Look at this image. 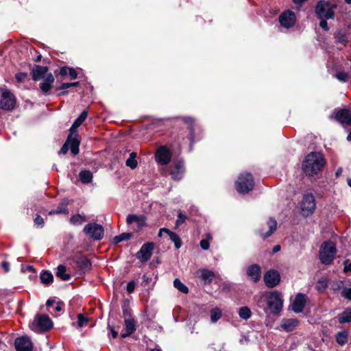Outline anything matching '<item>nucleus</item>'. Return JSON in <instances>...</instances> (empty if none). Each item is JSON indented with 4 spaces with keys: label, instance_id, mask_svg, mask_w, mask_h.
Listing matches in <instances>:
<instances>
[{
    "label": "nucleus",
    "instance_id": "obj_1",
    "mask_svg": "<svg viewBox=\"0 0 351 351\" xmlns=\"http://www.w3.org/2000/svg\"><path fill=\"white\" fill-rule=\"evenodd\" d=\"M256 305L265 313L269 311L273 314H277L282 308V295L277 291L264 292L256 298Z\"/></svg>",
    "mask_w": 351,
    "mask_h": 351
},
{
    "label": "nucleus",
    "instance_id": "obj_2",
    "mask_svg": "<svg viewBox=\"0 0 351 351\" xmlns=\"http://www.w3.org/2000/svg\"><path fill=\"white\" fill-rule=\"evenodd\" d=\"M325 164L323 155L319 152H311L308 154L303 162L304 172L310 176L319 172Z\"/></svg>",
    "mask_w": 351,
    "mask_h": 351
},
{
    "label": "nucleus",
    "instance_id": "obj_3",
    "mask_svg": "<svg viewBox=\"0 0 351 351\" xmlns=\"http://www.w3.org/2000/svg\"><path fill=\"white\" fill-rule=\"evenodd\" d=\"M337 249L331 241H324L319 249V260L322 264L330 265L335 256Z\"/></svg>",
    "mask_w": 351,
    "mask_h": 351
},
{
    "label": "nucleus",
    "instance_id": "obj_4",
    "mask_svg": "<svg viewBox=\"0 0 351 351\" xmlns=\"http://www.w3.org/2000/svg\"><path fill=\"white\" fill-rule=\"evenodd\" d=\"M336 8L335 4L322 0L317 3L315 13L319 19H332L334 18V10Z\"/></svg>",
    "mask_w": 351,
    "mask_h": 351
},
{
    "label": "nucleus",
    "instance_id": "obj_5",
    "mask_svg": "<svg viewBox=\"0 0 351 351\" xmlns=\"http://www.w3.org/2000/svg\"><path fill=\"white\" fill-rule=\"evenodd\" d=\"M254 186V181L250 173L241 174L236 182V189L239 193H247Z\"/></svg>",
    "mask_w": 351,
    "mask_h": 351
},
{
    "label": "nucleus",
    "instance_id": "obj_6",
    "mask_svg": "<svg viewBox=\"0 0 351 351\" xmlns=\"http://www.w3.org/2000/svg\"><path fill=\"white\" fill-rule=\"evenodd\" d=\"M316 208L315 199L312 193H305L300 203L302 215L308 217L313 213Z\"/></svg>",
    "mask_w": 351,
    "mask_h": 351
},
{
    "label": "nucleus",
    "instance_id": "obj_7",
    "mask_svg": "<svg viewBox=\"0 0 351 351\" xmlns=\"http://www.w3.org/2000/svg\"><path fill=\"white\" fill-rule=\"evenodd\" d=\"M154 158L158 165L165 166L171 162L172 152L166 145H161L157 148Z\"/></svg>",
    "mask_w": 351,
    "mask_h": 351
},
{
    "label": "nucleus",
    "instance_id": "obj_8",
    "mask_svg": "<svg viewBox=\"0 0 351 351\" xmlns=\"http://www.w3.org/2000/svg\"><path fill=\"white\" fill-rule=\"evenodd\" d=\"M15 98L7 88H0V108L12 110L15 105Z\"/></svg>",
    "mask_w": 351,
    "mask_h": 351
},
{
    "label": "nucleus",
    "instance_id": "obj_9",
    "mask_svg": "<svg viewBox=\"0 0 351 351\" xmlns=\"http://www.w3.org/2000/svg\"><path fill=\"white\" fill-rule=\"evenodd\" d=\"M84 232L87 236L93 238L95 240H101L104 237L103 227L95 223H90L86 225Z\"/></svg>",
    "mask_w": 351,
    "mask_h": 351
},
{
    "label": "nucleus",
    "instance_id": "obj_10",
    "mask_svg": "<svg viewBox=\"0 0 351 351\" xmlns=\"http://www.w3.org/2000/svg\"><path fill=\"white\" fill-rule=\"evenodd\" d=\"M79 145L80 141L77 138L76 136L73 137L70 134L62 148L60 149L59 154H65L67 153L69 147L73 155H76L79 153Z\"/></svg>",
    "mask_w": 351,
    "mask_h": 351
},
{
    "label": "nucleus",
    "instance_id": "obj_11",
    "mask_svg": "<svg viewBox=\"0 0 351 351\" xmlns=\"http://www.w3.org/2000/svg\"><path fill=\"white\" fill-rule=\"evenodd\" d=\"M185 173L184 162L182 160H174L172 163L169 174L174 180H180Z\"/></svg>",
    "mask_w": 351,
    "mask_h": 351
},
{
    "label": "nucleus",
    "instance_id": "obj_12",
    "mask_svg": "<svg viewBox=\"0 0 351 351\" xmlns=\"http://www.w3.org/2000/svg\"><path fill=\"white\" fill-rule=\"evenodd\" d=\"M32 324L37 327L38 329H51L53 326V323L51 318L48 315L43 314L36 315Z\"/></svg>",
    "mask_w": 351,
    "mask_h": 351
},
{
    "label": "nucleus",
    "instance_id": "obj_13",
    "mask_svg": "<svg viewBox=\"0 0 351 351\" xmlns=\"http://www.w3.org/2000/svg\"><path fill=\"white\" fill-rule=\"evenodd\" d=\"M154 244L152 242H149L143 244L140 250L136 253V256L141 262L147 261L152 256Z\"/></svg>",
    "mask_w": 351,
    "mask_h": 351
},
{
    "label": "nucleus",
    "instance_id": "obj_14",
    "mask_svg": "<svg viewBox=\"0 0 351 351\" xmlns=\"http://www.w3.org/2000/svg\"><path fill=\"white\" fill-rule=\"evenodd\" d=\"M295 21V14L291 10H287L282 12L279 16V22L281 26L285 28H290L293 27Z\"/></svg>",
    "mask_w": 351,
    "mask_h": 351
},
{
    "label": "nucleus",
    "instance_id": "obj_15",
    "mask_svg": "<svg viewBox=\"0 0 351 351\" xmlns=\"http://www.w3.org/2000/svg\"><path fill=\"white\" fill-rule=\"evenodd\" d=\"M14 346L16 351H32L33 343L27 336L18 337L14 341Z\"/></svg>",
    "mask_w": 351,
    "mask_h": 351
},
{
    "label": "nucleus",
    "instance_id": "obj_16",
    "mask_svg": "<svg viewBox=\"0 0 351 351\" xmlns=\"http://www.w3.org/2000/svg\"><path fill=\"white\" fill-rule=\"evenodd\" d=\"M196 277L199 278L204 285H207L211 283L214 277L215 273L208 269H199L195 273Z\"/></svg>",
    "mask_w": 351,
    "mask_h": 351
},
{
    "label": "nucleus",
    "instance_id": "obj_17",
    "mask_svg": "<svg viewBox=\"0 0 351 351\" xmlns=\"http://www.w3.org/2000/svg\"><path fill=\"white\" fill-rule=\"evenodd\" d=\"M264 281L268 287H274L280 282V274L277 271L269 270L265 274Z\"/></svg>",
    "mask_w": 351,
    "mask_h": 351
},
{
    "label": "nucleus",
    "instance_id": "obj_18",
    "mask_svg": "<svg viewBox=\"0 0 351 351\" xmlns=\"http://www.w3.org/2000/svg\"><path fill=\"white\" fill-rule=\"evenodd\" d=\"M126 223L128 225L136 224L137 229H141L146 226V218L143 215L130 214L127 216Z\"/></svg>",
    "mask_w": 351,
    "mask_h": 351
},
{
    "label": "nucleus",
    "instance_id": "obj_19",
    "mask_svg": "<svg viewBox=\"0 0 351 351\" xmlns=\"http://www.w3.org/2000/svg\"><path fill=\"white\" fill-rule=\"evenodd\" d=\"M306 302V297L304 294L298 293L292 302V309L295 313H301Z\"/></svg>",
    "mask_w": 351,
    "mask_h": 351
},
{
    "label": "nucleus",
    "instance_id": "obj_20",
    "mask_svg": "<svg viewBox=\"0 0 351 351\" xmlns=\"http://www.w3.org/2000/svg\"><path fill=\"white\" fill-rule=\"evenodd\" d=\"M246 274L254 282H256L261 278V267L257 264L251 265L247 267Z\"/></svg>",
    "mask_w": 351,
    "mask_h": 351
},
{
    "label": "nucleus",
    "instance_id": "obj_21",
    "mask_svg": "<svg viewBox=\"0 0 351 351\" xmlns=\"http://www.w3.org/2000/svg\"><path fill=\"white\" fill-rule=\"evenodd\" d=\"M337 120L343 124H351V110L348 109H342L339 110L336 114Z\"/></svg>",
    "mask_w": 351,
    "mask_h": 351
},
{
    "label": "nucleus",
    "instance_id": "obj_22",
    "mask_svg": "<svg viewBox=\"0 0 351 351\" xmlns=\"http://www.w3.org/2000/svg\"><path fill=\"white\" fill-rule=\"evenodd\" d=\"M48 69L47 66L36 65L32 70V79L38 81L46 77Z\"/></svg>",
    "mask_w": 351,
    "mask_h": 351
},
{
    "label": "nucleus",
    "instance_id": "obj_23",
    "mask_svg": "<svg viewBox=\"0 0 351 351\" xmlns=\"http://www.w3.org/2000/svg\"><path fill=\"white\" fill-rule=\"evenodd\" d=\"M43 81L40 85V88L45 94L47 93L52 88L54 82V77L51 73L47 74L46 77L43 79Z\"/></svg>",
    "mask_w": 351,
    "mask_h": 351
},
{
    "label": "nucleus",
    "instance_id": "obj_24",
    "mask_svg": "<svg viewBox=\"0 0 351 351\" xmlns=\"http://www.w3.org/2000/svg\"><path fill=\"white\" fill-rule=\"evenodd\" d=\"M69 201L68 199H62L58 207L55 210H52L49 213V215H56V214H68L69 210L67 208V205L69 204Z\"/></svg>",
    "mask_w": 351,
    "mask_h": 351
},
{
    "label": "nucleus",
    "instance_id": "obj_25",
    "mask_svg": "<svg viewBox=\"0 0 351 351\" xmlns=\"http://www.w3.org/2000/svg\"><path fill=\"white\" fill-rule=\"evenodd\" d=\"M88 116V111L84 110L80 116L76 119V120L73 123L72 126L71 127L69 131L70 134L73 135L80 127V125L85 121V119L87 118Z\"/></svg>",
    "mask_w": 351,
    "mask_h": 351
},
{
    "label": "nucleus",
    "instance_id": "obj_26",
    "mask_svg": "<svg viewBox=\"0 0 351 351\" xmlns=\"http://www.w3.org/2000/svg\"><path fill=\"white\" fill-rule=\"evenodd\" d=\"M123 313L125 319L126 329H134L135 321L132 317L130 311L127 308L123 307Z\"/></svg>",
    "mask_w": 351,
    "mask_h": 351
},
{
    "label": "nucleus",
    "instance_id": "obj_27",
    "mask_svg": "<svg viewBox=\"0 0 351 351\" xmlns=\"http://www.w3.org/2000/svg\"><path fill=\"white\" fill-rule=\"evenodd\" d=\"M222 317V311L219 307H215L210 311V320L211 323L217 322Z\"/></svg>",
    "mask_w": 351,
    "mask_h": 351
},
{
    "label": "nucleus",
    "instance_id": "obj_28",
    "mask_svg": "<svg viewBox=\"0 0 351 351\" xmlns=\"http://www.w3.org/2000/svg\"><path fill=\"white\" fill-rule=\"evenodd\" d=\"M269 230L265 233H261V236L265 239L271 236L274 232L276 230L277 222L274 219L270 218L267 221Z\"/></svg>",
    "mask_w": 351,
    "mask_h": 351
},
{
    "label": "nucleus",
    "instance_id": "obj_29",
    "mask_svg": "<svg viewBox=\"0 0 351 351\" xmlns=\"http://www.w3.org/2000/svg\"><path fill=\"white\" fill-rule=\"evenodd\" d=\"M299 322L296 319L290 318L284 319L282 323V329H293L298 326Z\"/></svg>",
    "mask_w": 351,
    "mask_h": 351
},
{
    "label": "nucleus",
    "instance_id": "obj_30",
    "mask_svg": "<svg viewBox=\"0 0 351 351\" xmlns=\"http://www.w3.org/2000/svg\"><path fill=\"white\" fill-rule=\"evenodd\" d=\"M337 318L340 323L351 322V308L345 310L343 313L338 315Z\"/></svg>",
    "mask_w": 351,
    "mask_h": 351
},
{
    "label": "nucleus",
    "instance_id": "obj_31",
    "mask_svg": "<svg viewBox=\"0 0 351 351\" xmlns=\"http://www.w3.org/2000/svg\"><path fill=\"white\" fill-rule=\"evenodd\" d=\"M40 279L42 283L49 285L53 282V274L48 271H43L40 276Z\"/></svg>",
    "mask_w": 351,
    "mask_h": 351
},
{
    "label": "nucleus",
    "instance_id": "obj_32",
    "mask_svg": "<svg viewBox=\"0 0 351 351\" xmlns=\"http://www.w3.org/2000/svg\"><path fill=\"white\" fill-rule=\"evenodd\" d=\"M137 154L136 152H132L130 154V157L127 159L125 162L126 166L130 167L132 169H134L138 165L136 160Z\"/></svg>",
    "mask_w": 351,
    "mask_h": 351
},
{
    "label": "nucleus",
    "instance_id": "obj_33",
    "mask_svg": "<svg viewBox=\"0 0 351 351\" xmlns=\"http://www.w3.org/2000/svg\"><path fill=\"white\" fill-rule=\"evenodd\" d=\"M80 179L84 184L90 183L93 179V174L90 171L84 170L80 173Z\"/></svg>",
    "mask_w": 351,
    "mask_h": 351
},
{
    "label": "nucleus",
    "instance_id": "obj_34",
    "mask_svg": "<svg viewBox=\"0 0 351 351\" xmlns=\"http://www.w3.org/2000/svg\"><path fill=\"white\" fill-rule=\"evenodd\" d=\"M56 276L63 280H68L71 278L69 274H66V267L62 265L58 267Z\"/></svg>",
    "mask_w": 351,
    "mask_h": 351
},
{
    "label": "nucleus",
    "instance_id": "obj_35",
    "mask_svg": "<svg viewBox=\"0 0 351 351\" xmlns=\"http://www.w3.org/2000/svg\"><path fill=\"white\" fill-rule=\"evenodd\" d=\"M348 336L346 330L339 332L336 335V341L339 345L343 346L348 342Z\"/></svg>",
    "mask_w": 351,
    "mask_h": 351
},
{
    "label": "nucleus",
    "instance_id": "obj_36",
    "mask_svg": "<svg viewBox=\"0 0 351 351\" xmlns=\"http://www.w3.org/2000/svg\"><path fill=\"white\" fill-rule=\"evenodd\" d=\"M238 313L239 317L245 320L248 319L252 315L251 311L247 306L241 307L238 311Z\"/></svg>",
    "mask_w": 351,
    "mask_h": 351
},
{
    "label": "nucleus",
    "instance_id": "obj_37",
    "mask_svg": "<svg viewBox=\"0 0 351 351\" xmlns=\"http://www.w3.org/2000/svg\"><path fill=\"white\" fill-rule=\"evenodd\" d=\"M168 235L170 239L174 243L176 248L179 249L182 246V241L179 236L171 230H169Z\"/></svg>",
    "mask_w": 351,
    "mask_h": 351
},
{
    "label": "nucleus",
    "instance_id": "obj_38",
    "mask_svg": "<svg viewBox=\"0 0 351 351\" xmlns=\"http://www.w3.org/2000/svg\"><path fill=\"white\" fill-rule=\"evenodd\" d=\"M76 262L82 269H88L90 267V261L85 256L78 257Z\"/></svg>",
    "mask_w": 351,
    "mask_h": 351
},
{
    "label": "nucleus",
    "instance_id": "obj_39",
    "mask_svg": "<svg viewBox=\"0 0 351 351\" xmlns=\"http://www.w3.org/2000/svg\"><path fill=\"white\" fill-rule=\"evenodd\" d=\"M173 286L180 292L187 293L189 289L178 278H176L173 281Z\"/></svg>",
    "mask_w": 351,
    "mask_h": 351
},
{
    "label": "nucleus",
    "instance_id": "obj_40",
    "mask_svg": "<svg viewBox=\"0 0 351 351\" xmlns=\"http://www.w3.org/2000/svg\"><path fill=\"white\" fill-rule=\"evenodd\" d=\"M132 237L131 233L124 232L118 236H116L113 239V243L117 244L121 241L129 240Z\"/></svg>",
    "mask_w": 351,
    "mask_h": 351
},
{
    "label": "nucleus",
    "instance_id": "obj_41",
    "mask_svg": "<svg viewBox=\"0 0 351 351\" xmlns=\"http://www.w3.org/2000/svg\"><path fill=\"white\" fill-rule=\"evenodd\" d=\"M328 285V279L326 278H321L318 280L316 287L319 291L322 292L326 289Z\"/></svg>",
    "mask_w": 351,
    "mask_h": 351
},
{
    "label": "nucleus",
    "instance_id": "obj_42",
    "mask_svg": "<svg viewBox=\"0 0 351 351\" xmlns=\"http://www.w3.org/2000/svg\"><path fill=\"white\" fill-rule=\"evenodd\" d=\"M88 322V318L82 314L77 315V326L80 328L86 327Z\"/></svg>",
    "mask_w": 351,
    "mask_h": 351
},
{
    "label": "nucleus",
    "instance_id": "obj_43",
    "mask_svg": "<svg viewBox=\"0 0 351 351\" xmlns=\"http://www.w3.org/2000/svg\"><path fill=\"white\" fill-rule=\"evenodd\" d=\"M85 221L84 217L80 215H75L70 218V221L73 225H80Z\"/></svg>",
    "mask_w": 351,
    "mask_h": 351
},
{
    "label": "nucleus",
    "instance_id": "obj_44",
    "mask_svg": "<svg viewBox=\"0 0 351 351\" xmlns=\"http://www.w3.org/2000/svg\"><path fill=\"white\" fill-rule=\"evenodd\" d=\"M335 77L341 82L349 81V75L344 71H339L335 74Z\"/></svg>",
    "mask_w": 351,
    "mask_h": 351
},
{
    "label": "nucleus",
    "instance_id": "obj_45",
    "mask_svg": "<svg viewBox=\"0 0 351 351\" xmlns=\"http://www.w3.org/2000/svg\"><path fill=\"white\" fill-rule=\"evenodd\" d=\"M184 122H186V123H188L189 125V129L191 130L190 140H191V144H192L194 141V138H195L194 134H193V129L192 128V124L193 123V120L191 117H185V118H184Z\"/></svg>",
    "mask_w": 351,
    "mask_h": 351
},
{
    "label": "nucleus",
    "instance_id": "obj_46",
    "mask_svg": "<svg viewBox=\"0 0 351 351\" xmlns=\"http://www.w3.org/2000/svg\"><path fill=\"white\" fill-rule=\"evenodd\" d=\"M186 219V215L183 214L181 211H180L178 215V219L176 221V227L180 226L183 223L185 222Z\"/></svg>",
    "mask_w": 351,
    "mask_h": 351
},
{
    "label": "nucleus",
    "instance_id": "obj_47",
    "mask_svg": "<svg viewBox=\"0 0 351 351\" xmlns=\"http://www.w3.org/2000/svg\"><path fill=\"white\" fill-rule=\"evenodd\" d=\"M257 330H251L248 331L245 335H243V337L240 339V342L241 343H247L250 341V338L252 336H255L254 333L256 332Z\"/></svg>",
    "mask_w": 351,
    "mask_h": 351
},
{
    "label": "nucleus",
    "instance_id": "obj_48",
    "mask_svg": "<svg viewBox=\"0 0 351 351\" xmlns=\"http://www.w3.org/2000/svg\"><path fill=\"white\" fill-rule=\"evenodd\" d=\"M79 82H71V83H62L58 88V90H66L67 88L78 86Z\"/></svg>",
    "mask_w": 351,
    "mask_h": 351
},
{
    "label": "nucleus",
    "instance_id": "obj_49",
    "mask_svg": "<svg viewBox=\"0 0 351 351\" xmlns=\"http://www.w3.org/2000/svg\"><path fill=\"white\" fill-rule=\"evenodd\" d=\"M342 295L345 298L351 300V287H350V288H345L343 290Z\"/></svg>",
    "mask_w": 351,
    "mask_h": 351
},
{
    "label": "nucleus",
    "instance_id": "obj_50",
    "mask_svg": "<svg viewBox=\"0 0 351 351\" xmlns=\"http://www.w3.org/2000/svg\"><path fill=\"white\" fill-rule=\"evenodd\" d=\"M135 285H136V283H135V282L134 280L130 281L127 284V291L129 293H132L134 291Z\"/></svg>",
    "mask_w": 351,
    "mask_h": 351
},
{
    "label": "nucleus",
    "instance_id": "obj_51",
    "mask_svg": "<svg viewBox=\"0 0 351 351\" xmlns=\"http://www.w3.org/2000/svg\"><path fill=\"white\" fill-rule=\"evenodd\" d=\"M320 19V22H319V26L324 30V31H328L329 29L328 28V23L326 22V19Z\"/></svg>",
    "mask_w": 351,
    "mask_h": 351
},
{
    "label": "nucleus",
    "instance_id": "obj_52",
    "mask_svg": "<svg viewBox=\"0 0 351 351\" xmlns=\"http://www.w3.org/2000/svg\"><path fill=\"white\" fill-rule=\"evenodd\" d=\"M34 223L37 226H43L44 224V219L40 215H36L34 219Z\"/></svg>",
    "mask_w": 351,
    "mask_h": 351
},
{
    "label": "nucleus",
    "instance_id": "obj_53",
    "mask_svg": "<svg viewBox=\"0 0 351 351\" xmlns=\"http://www.w3.org/2000/svg\"><path fill=\"white\" fill-rule=\"evenodd\" d=\"M68 75L72 80L76 79L77 77V73L73 68H69Z\"/></svg>",
    "mask_w": 351,
    "mask_h": 351
},
{
    "label": "nucleus",
    "instance_id": "obj_54",
    "mask_svg": "<svg viewBox=\"0 0 351 351\" xmlns=\"http://www.w3.org/2000/svg\"><path fill=\"white\" fill-rule=\"evenodd\" d=\"M200 246L204 250H206L209 248L210 247V244H209V242L206 240V239H202L201 241H200Z\"/></svg>",
    "mask_w": 351,
    "mask_h": 351
},
{
    "label": "nucleus",
    "instance_id": "obj_55",
    "mask_svg": "<svg viewBox=\"0 0 351 351\" xmlns=\"http://www.w3.org/2000/svg\"><path fill=\"white\" fill-rule=\"evenodd\" d=\"M56 306L53 308V310L57 312H61L63 309V303L62 302H56Z\"/></svg>",
    "mask_w": 351,
    "mask_h": 351
},
{
    "label": "nucleus",
    "instance_id": "obj_56",
    "mask_svg": "<svg viewBox=\"0 0 351 351\" xmlns=\"http://www.w3.org/2000/svg\"><path fill=\"white\" fill-rule=\"evenodd\" d=\"M344 271L345 272H350L351 271V263L349 262L348 260L344 261Z\"/></svg>",
    "mask_w": 351,
    "mask_h": 351
},
{
    "label": "nucleus",
    "instance_id": "obj_57",
    "mask_svg": "<svg viewBox=\"0 0 351 351\" xmlns=\"http://www.w3.org/2000/svg\"><path fill=\"white\" fill-rule=\"evenodd\" d=\"M27 76V74L25 73H21L16 75V78L18 82H22Z\"/></svg>",
    "mask_w": 351,
    "mask_h": 351
},
{
    "label": "nucleus",
    "instance_id": "obj_58",
    "mask_svg": "<svg viewBox=\"0 0 351 351\" xmlns=\"http://www.w3.org/2000/svg\"><path fill=\"white\" fill-rule=\"evenodd\" d=\"M1 267L5 272H8L10 271V264L6 261L2 262Z\"/></svg>",
    "mask_w": 351,
    "mask_h": 351
},
{
    "label": "nucleus",
    "instance_id": "obj_59",
    "mask_svg": "<svg viewBox=\"0 0 351 351\" xmlns=\"http://www.w3.org/2000/svg\"><path fill=\"white\" fill-rule=\"evenodd\" d=\"M69 68L64 66L60 69V74L61 75H68Z\"/></svg>",
    "mask_w": 351,
    "mask_h": 351
},
{
    "label": "nucleus",
    "instance_id": "obj_60",
    "mask_svg": "<svg viewBox=\"0 0 351 351\" xmlns=\"http://www.w3.org/2000/svg\"><path fill=\"white\" fill-rule=\"evenodd\" d=\"M118 337V330H111L110 333L108 334L110 339H115Z\"/></svg>",
    "mask_w": 351,
    "mask_h": 351
},
{
    "label": "nucleus",
    "instance_id": "obj_61",
    "mask_svg": "<svg viewBox=\"0 0 351 351\" xmlns=\"http://www.w3.org/2000/svg\"><path fill=\"white\" fill-rule=\"evenodd\" d=\"M338 42L341 44L346 45V43L348 42V39H347L346 36H341L338 37Z\"/></svg>",
    "mask_w": 351,
    "mask_h": 351
},
{
    "label": "nucleus",
    "instance_id": "obj_62",
    "mask_svg": "<svg viewBox=\"0 0 351 351\" xmlns=\"http://www.w3.org/2000/svg\"><path fill=\"white\" fill-rule=\"evenodd\" d=\"M133 330H128L126 332L121 333L120 337L121 339H124L130 336L132 334Z\"/></svg>",
    "mask_w": 351,
    "mask_h": 351
},
{
    "label": "nucleus",
    "instance_id": "obj_63",
    "mask_svg": "<svg viewBox=\"0 0 351 351\" xmlns=\"http://www.w3.org/2000/svg\"><path fill=\"white\" fill-rule=\"evenodd\" d=\"M169 232V230L167 229V228H160V230H159L158 236L159 237H161L162 232H165V233H167L168 234Z\"/></svg>",
    "mask_w": 351,
    "mask_h": 351
},
{
    "label": "nucleus",
    "instance_id": "obj_64",
    "mask_svg": "<svg viewBox=\"0 0 351 351\" xmlns=\"http://www.w3.org/2000/svg\"><path fill=\"white\" fill-rule=\"evenodd\" d=\"M56 304V301L53 300H48L46 302V306L47 307H52L53 304Z\"/></svg>",
    "mask_w": 351,
    "mask_h": 351
}]
</instances>
